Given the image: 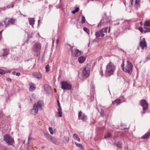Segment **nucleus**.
Wrapping results in <instances>:
<instances>
[{
  "label": "nucleus",
  "instance_id": "nucleus-1",
  "mask_svg": "<svg viewBox=\"0 0 150 150\" xmlns=\"http://www.w3.org/2000/svg\"><path fill=\"white\" fill-rule=\"evenodd\" d=\"M124 61H123L121 65V67L123 70L126 73L131 75L132 72L133 65L132 64L128 61H127V64L125 67L124 66Z\"/></svg>",
  "mask_w": 150,
  "mask_h": 150
},
{
  "label": "nucleus",
  "instance_id": "nucleus-2",
  "mask_svg": "<svg viewBox=\"0 0 150 150\" xmlns=\"http://www.w3.org/2000/svg\"><path fill=\"white\" fill-rule=\"evenodd\" d=\"M115 69V67L111 62H110L106 66L105 74L106 76H109L112 74Z\"/></svg>",
  "mask_w": 150,
  "mask_h": 150
},
{
  "label": "nucleus",
  "instance_id": "nucleus-3",
  "mask_svg": "<svg viewBox=\"0 0 150 150\" xmlns=\"http://www.w3.org/2000/svg\"><path fill=\"white\" fill-rule=\"evenodd\" d=\"M67 45L69 47L71 55L73 57H78L81 54V52L76 48H74V45H71L69 44H68Z\"/></svg>",
  "mask_w": 150,
  "mask_h": 150
},
{
  "label": "nucleus",
  "instance_id": "nucleus-4",
  "mask_svg": "<svg viewBox=\"0 0 150 150\" xmlns=\"http://www.w3.org/2000/svg\"><path fill=\"white\" fill-rule=\"evenodd\" d=\"M3 139L9 145L13 146L15 142L13 138L9 134L5 135Z\"/></svg>",
  "mask_w": 150,
  "mask_h": 150
},
{
  "label": "nucleus",
  "instance_id": "nucleus-5",
  "mask_svg": "<svg viewBox=\"0 0 150 150\" xmlns=\"http://www.w3.org/2000/svg\"><path fill=\"white\" fill-rule=\"evenodd\" d=\"M41 48V45L39 43H35L33 45V51L36 52L37 56L40 54V51Z\"/></svg>",
  "mask_w": 150,
  "mask_h": 150
},
{
  "label": "nucleus",
  "instance_id": "nucleus-6",
  "mask_svg": "<svg viewBox=\"0 0 150 150\" xmlns=\"http://www.w3.org/2000/svg\"><path fill=\"white\" fill-rule=\"evenodd\" d=\"M61 88L64 90H69L71 89L72 85L67 81H62L61 83Z\"/></svg>",
  "mask_w": 150,
  "mask_h": 150
},
{
  "label": "nucleus",
  "instance_id": "nucleus-7",
  "mask_svg": "<svg viewBox=\"0 0 150 150\" xmlns=\"http://www.w3.org/2000/svg\"><path fill=\"white\" fill-rule=\"evenodd\" d=\"M107 28H105L97 31L95 33L96 37L98 38L100 36L102 37H103L105 35L104 33L107 32Z\"/></svg>",
  "mask_w": 150,
  "mask_h": 150
},
{
  "label": "nucleus",
  "instance_id": "nucleus-8",
  "mask_svg": "<svg viewBox=\"0 0 150 150\" xmlns=\"http://www.w3.org/2000/svg\"><path fill=\"white\" fill-rule=\"evenodd\" d=\"M140 105L143 108V110H147L148 108V104L145 100H142L140 101Z\"/></svg>",
  "mask_w": 150,
  "mask_h": 150
},
{
  "label": "nucleus",
  "instance_id": "nucleus-9",
  "mask_svg": "<svg viewBox=\"0 0 150 150\" xmlns=\"http://www.w3.org/2000/svg\"><path fill=\"white\" fill-rule=\"evenodd\" d=\"M90 69L88 67H85L82 71V75L83 77H87L90 74Z\"/></svg>",
  "mask_w": 150,
  "mask_h": 150
},
{
  "label": "nucleus",
  "instance_id": "nucleus-10",
  "mask_svg": "<svg viewBox=\"0 0 150 150\" xmlns=\"http://www.w3.org/2000/svg\"><path fill=\"white\" fill-rule=\"evenodd\" d=\"M78 118L79 120H81L83 121H85L87 119V116L81 111L79 112Z\"/></svg>",
  "mask_w": 150,
  "mask_h": 150
},
{
  "label": "nucleus",
  "instance_id": "nucleus-11",
  "mask_svg": "<svg viewBox=\"0 0 150 150\" xmlns=\"http://www.w3.org/2000/svg\"><path fill=\"white\" fill-rule=\"evenodd\" d=\"M44 104L43 101L41 100L39 101L36 105V107L39 110H41L42 107L44 105Z\"/></svg>",
  "mask_w": 150,
  "mask_h": 150
},
{
  "label": "nucleus",
  "instance_id": "nucleus-12",
  "mask_svg": "<svg viewBox=\"0 0 150 150\" xmlns=\"http://www.w3.org/2000/svg\"><path fill=\"white\" fill-rule=\"evenodd\" d=\"M33 77L38 80H41L42 79V76L41 73L38 72H33L32 74Z\"/></svg>",
  "mask_w": 150,
  "mask_h": 150
},
{
  "label": "nucleus",
  "instance_id": "nucleus-13",
  "mask_svg": "<svg viewBox=\"0 0 150 150\" xmlns=\"http://www.w3.org/2000/svg\"><path fill=\"white\" fill-rule=\"evenodd\" d=\"M38 109L36 107V104H35L33 107V108L31 110V113L34 115H36L38 112Z\"/></svg>",
  "mask_w": 150,
  "mask_h": 150
},
{
  "label": "nucleus",
  "instance_id": "nucleus-14",
  "mask_svg": "<svg viewBox=\"0 0 150 150\" xmlns=\"http://www.w3.org/2000/svg\"><path fill=\"white\" fill-rule=\"evenodd\" d=\"M139 45L142 50L144 49L145 47L146 48V43L144 39L143 40H142L140 42Z\"/></svg>",
  "mask_w": 150,
  "mask_h": 150
},
{
  "label": "nucleus",
  "instance_id": "nucleus-15",
  "mask_svg": "<svg viewBox=\"0 0 150 150\" xmlns=\"http://www.w3.org/2000/svg\"><path fill=\"white\" fill-rule=\"evenodd\" d=\"M86 57L83 56H81L78 59V62L80 63H83L86 60Z\"/></svg>",
  "mask_w": 150,
  "mask_h": 150
},
{
  "label": "nucleus",
  "instance_id": "nucleus-16",
  "mask_svg": "<svg viewBox=\"0 0 150 150\" xmlns=\"http://www.w3.org/2000/svg\"><path fill=\"white\" fill-rule=\"evenodd\" d=\"M8 26L11 24H14L15 23L16 19L13 18H8Z\"/></svg>",
  "mask_w": 150,
  "mask_h": 150
},
{
  "label": "nucleus",
  "instance_id": "nucleus-17",
  "mask_svg": "<svg viewBox=\"0 0 150 150\" xmlns=\"http://www.w3.org/2000/svg\"><path fill=\"white\" fill-rule=\"evenodd\" d=\"M30 88H29V90L30 91H33L35 89V85L32 83L29 84Z\"/></svg>",
  "mask_w": 150,
  "mask_h": 150
},
{
  "label": "nucleus",
  "instance_id": "nucleus-18",
  "mask_svg": "<svg viewBox=\"0 0 150 150\" xmlns=\"http://www.w3.org/2000/svg\"><path fill=\"white\" fill-rule=\"evenodd\" d=\"M140 2V0H135V3L134 4V6L135 8L137 9L139 7L140 4L139 3Z\"/></svg>",
  "mask_w": 150,
  "mask_h": 150
},
{
  "label": "nucleus",
  "instance_id": "nucleus-19",
  "mask_svg": "<svg viewBox=\"0 0 150 150\" xmlns=\"http://www.w3.org/2000/svg\"><path fill=\"white\" fill-rule=\"evenodd\" d=\"M45 137L50 142L52 141L53 139V137L51 135L49 134H45Z\"/></svg>",
  "mask_w": 150,
  "mask_h": 150
},
{
  "label": "nucleus",
  "instance_id": "nucleus-20",
  "mask_svg": "<svg viewBox=\"0 0 150 150\" xmlns=\"http://www.w3.org/2000/svg\"><path fill=\"white\" fill-rule=\"evenodd\" d=\"M150 136V132H148L146 133L144 135L142 136L141 138L142 139H148Z\"/></svg>",
  "mask_w": 150,
  "mask_h": 150
},
{
  "label": "nucleus",
  "instance_id": "nucleus-21",
  "mask_svg": "<svg viewBox=\"0 0 150 150\" xmlns=\"http://www.w3.org/2000/svg\"><path fill=\"white\" fill-rule=\"evenodd\" d=\"M51 141V142L53 143L56 145H58L59 144V142L58 140L55 137H53V139Z\"/></svg>",
  "mask_w": 150,
  "mask_h": 150
},
{
  "label": "nucleus",
  "instance_id": "nucleus-22",
  "mask_svg": "<svg viewBox=\"0 0 150 150\" xmlns=\"http://www.w3.org/2000/svg\"><path fill=\"white\" fill-rule=\"evenodd\" d=\"M8 18H5V19L2 21V22L4 23V25H5V28H6L8 26Z\"/></svg>",
  "mask_w": 150,
  "mask_h": 150
},
{
  "label": "nucleus",
  "instance_id": "nucleus-23",
  "mask_svg": "<svg viewBox=\"0 0 150 150\" xmlns=\"http://www.w3.org/2000/svg\"><path fill=\"white\" fill-rule=\"evenodd\" d=\"M29 22L30 24L32 25V26L33 27V25L35 24V20L34 18H30L29 19Z\"/></svg>",
  "mask_w": 150,
  "mask_h": 150
},
{
  "label": "nucleus",
  "instance_id": "nucleus-24",
  "mask_svg": "<svg viewBox=\"0 0 150 150\" xmlns=\"http://www.w3.org/2000/svg\"><path fill=\"white\" fill-rule=\"evenodd\" d=\"M121 102L120 100L119 99H117L115 100L114 101L112 102V104L113 105H117L119 104Z\"/></svg>",
  "mask_w": 150,
  "mask_h": 150
},
{
  "label": "nucleus",
  "instance_id": "nucleus-25",
  "mask_svg": "<svg viewBox=\"0 0 150 150\" xmlns=\"http://www.w3.org/2000/svg\"><path fill=\"white\" fill-rule=\"evenodd\" d=\"M73 138L75 140H77L79 142H80V139L79 137V136L76 134H74L73 135Z\"/></svg>",
  "mask_w": 150,
  "mask_h": 150
},
{
  "label": "nucleus",
  "instance_id": "nucleus-26",
  "mask_svg": "<svg viewBox=\"0 0 150 150\" xmlns=\"http://www.w3.org/2000/svg\"><path fill=\"white\" fill-rule=\"evenodd\" d=\"M9 50L6 49H4L3 50L4 53L3 55L4 56L7 55L8 53V52Z\"/></svg>",
  "mask_w": 150,
  "mask_h": 150
},
{
  "label": "nucleus",
  "instance_id": "nucleus-27",
  "mask_svg": "<svg viewBox=\"0 0 150 150\" xmlns=\"http://www.w3.org/2000/svg\"><path fill=\"white\" fill-rule=\"evenodd\" d=\"M44 88L45 91H48L50 90V87L48 85L45 84L44 85Z\"/></svg>",
  "mask_w": 150,
  "mask_h": 150
},
{
  "label": "nucleus",
  "instance_id": "nucleus-28",
  "mask_svg": "<svg viewBox=\"0 0 150 150\" xmlns=\"http://www.w3.org/2000/svg\"><path fill=\"white\" fill-rule=\"evenodd\" d=\"M75 144L76 146L79 147L81 149L83 150V146L81 144H78L76 142H75Z\"/></svg>",
  "mask_w": 150,
  "mask_h": 150
},
{
  "label": "nucleus",
  "instance_id": "nucleus-29",
  "mask_svg": "<svg viewBox=\"0 0 150 150\" xmlns=\"http://www.w3.org/2000/svg\"><path fill=\"white\" fill-rule=\"evenodd\" d=\"M112 135L109 132L107 133L104 136V138L105 139L109 138Z\"/></svg>",
  "mask_w": 150,
  "mask_h": 150
},
{
  "label": "nucleus",
  "instance_id": "nucleus-30",
  "mask_svg": "<svg viewBox=\"0 0 150 150\" xmlns=\"http://www.w3.org/2000/svg\"><path fill=\"white\" fill-rule=\"evenodd\" d=\"M144 25V26L150 27V21H148L145 22Z\"/></svg>",
  "mask_w": 150,
  "mask_h": 150
},
{
  "label": "nucleus",
  "instance_id": "nucleus-31",
  "mask_svg": "<svg viewBox=\"0 0 150 150\" xmlns=\"http://www.w3.org/2000/svg\"><path fill=\"white\" fill-rule=\"evenodd\" d=\"M144 28L145 29V30L144 31V33H146L147 32H150V28L144 27Z\"/></svg>",
  "mask_w": 150,
  "mask_h": 150
},
{
  "label": "nucleus",
  "instance_id": "nucleus-32",
  "mask_svg": "<svg viewBox=\"0 0 150 150\" xmlns=\"http://www.w3.org/2000/svg\"><path fill=\"white\" fill-rule=\"evenodd\" d=\"M105 20V19L104 18L101 20L100 22L98 24V26H100L102 24H105V23H104V21Z\"/></svg>",
  "mask_w": 150,
  "mask_h": 150
},
{
  "label": "nucleus",
  "instance_id": "nucleus-33",
  "mask_svg": "<svg viewBox=\"0 0 150 150\" xmlns=\"http://www.w3.org/2000/svg\"><path fill=\"white\" fill-rule=\"evenodd\" d=\"M79 10V8L78 7H77L76 8L75 10L74 11H72V13L73 14H75L76 12H78Z\"/></svg>",
  "mask_w": 150,
  "mask_h": 150
},
{
  "label": "nucleus",
  "instance_id": "nucleus-34",
  "mask_svg": "<svg viewBox=\"0 0 150 150\" xmlns=\"http://www.w3.org/2000/svg\"><path fill=\"white\" fill-rule=\"evenodd\" d=\"M83 30L88 34H89V33L90 31L89 30L88 28L84 27L83 28Z\"/></svg>",
  "mask_w": 150,
  "mask_h": 150
},
{
  "label": "nucleus",
  "instance_id": "nucleus-35",
  "mask_svg": "<svg viewBox=\"0 0 150 150\" xmlns=\"http://www.w3.org/2000/svg\"><path fill=\"white\" fill-rule=\"evenodd\" d=\"M121 144H122L120 142H118L116 144V146L119 148H121Z\"/></svg>",
  "mask_w": 150,
  "mask_h": 150
},
{
  "label": "nucleus",
  "instance_id": "nucleus-36",
  "mask_svg": "<svg viewBox=\"0 0 150 150\" xmlns=\"http://www.w3.org/2000/svg\"><path fill=\"white\" fill-rule=\"evenodd\" d=\"M86 19L84 16H82V21L81 23H85Z\"/></svg>",
  "mask_w": 150,
  "mask_h": 150
},
{
  "label": "nucleus",
  "instance_id": "nucleus-37",
  "mask_svg": "<svg viewBox=\"0 0 150 150\" xmlns=\"http://www.w3.org/2000/svg\"><path fill=\"white\" fill-rule=\"evenodd\" d=\"M45 68L46 70V71L48 72L50 70V67L47 64L46 65L45 67Z\"/></svg>",
  "mask_w": 150,
  "mask_h": 150
},
{
  "label": "nucleus",
  "instance_id": "nucleus-38",
  "mask_svg": "<svg viewBox=\"0 0 150 150\" xmlns=\"http://www.w3.org/2000/svg\"><path fill=\"white\" fill-rule=\"evenodd\" d=\"M49 130L50 132V133L52 134H54L53 130L52 128L51 127H49Z\"/></svg>",
  "mask_w": 150,
  "mask_h": 150
},
{
  "label": "nucleus",
  "instance_id": "nucleus-39",
  "mask_svg": "<svg viewBox=\"0 0 150 150\" xmlns=\"http://www.w3.org/2000/svg\"><path fill=\"white\" fill-rule=\"evenodd\" d=\"M64 139L66 143H67L69 141V138L68 136H65L64 137Z\"/></svg>",
  "mask_w": 150,
  "mask_h": 150
},
{
  "label": "nucleus",
  "instance_id": "nucleus-40",
  "mask_svg": "<svg viewBox=\"0 0 150 150\" xmlns=\"http://www.w3.org/2000/svg\"><path fill=\"white\" fill-rule=\"evenodd\" d=\"M0 74L2 75L4 74H6L5 71L4 70L0 69Z\"/></svg>",
  "mask_w": 150,
  "mask_h": 150
},
{
  "label": "nucleus",
  "instance_id": "nucleus-41",
  "mask_svg": "<svg viewBox=\"0 0 150 150\" xmlns=\"http://www.w3.org/2000/svg\"><path fill=\"white\" fill-rule=\"evenodd\" d=\"M57 114L58 117H61L62 116V112H58Z\"/></svg>",
  "mask_w": 150,
  "mask_h": 150
},
{
  "label": "nucleus",
  "instance_id": "nucleus-42",
  "mask_svg": "<svg viewBox=\"0 0 150 150\" xmlns=\"http://www.w3.org/2000/svg\"><path fill=\"white\" fill-rule=\"evenodd\" d=\"M139 30L141 32V33H143V31L142 28V27H139Z\"/></svg>",
  "mask_w": 150,
  "mask_h": 150
},
{
  "label": "nucleus",
  "instance_id": "nucleus-43",
  "mask_svg": "<svg viewBox=\"0 0 150 150\" xmlns=\"http://www.w3.org/2000/svg\"><path fill=\"white\" fill-rule=\"evenodd\" d=\"M6 80L7 81L9 82H11V79H10L9 78H7L6 79Z\"/></svg>",
  "mask_w": 150,
  "mask_h": 150
},
{
  "label": "nucleus",
  "instance_id": "nucleus-44",
  "mask_svg": "<svg viewBox=\"0 0 150 150\" xmlns=\"http://www.w3.org/2000/svg\"><path fill=\"white\" fill-rule=\"evenodd\" d=\"M58 112H62V109L61 107H59V108L57 109Z\"/></svg>",
  "mask_w": 150,
  "mask_h": 150
},
{
  "label": "nucleus",
  "instance_id": "nucleus-45",
  "mask_svg": "<svg viewBox=\"0 0 150 150\" xmlns=\"http://www.w3.org/2000/svg\"><path fill=\"white\" fill-rule=\"evenodd\" d=\"M2 30L0 31V40H1L2 38Z\"/></svg>",
  "mask_w": 150,
  "mask_h": 150
},
{
  "label": "nucleus",
  "instance_id": "nucleus-46",
  "mask_svg": "<svg viewBox=\"0 0 150 150\" xmlns=\"http://www.w3.org/2000/svg\"><path fill=\"white\" fill-rule=\"evenodd\" d=\"M16 75L17 76H19L21 75V74L19 72H17L16 74Z\"/></svg>",
  "mask_w": 150,
  "mask_h": 150
},
{
  "label": "nucleus",
  "instance_id": "nucleus-47",
  "mask_svg": "<svg viewBox=\"0 0 150 150\" xmlns=\"http://www.w3.org/2000/svg\"><path fill=\"white\" fill-rule=\"evenodd\" d=\"M100 74L102 76H103V71L102 70H100Z\"/></svg>",
  "mask_w": 150,
  "mask_h": 150
},
{
  "label": "nucleus",
  "instance_id": "nucleus-48",
  "mask_svg": "<svg viewBox=\"0 0 150 150\" xmlns=\"http://www.w3.org/2000/svg\"><path fill=\"white\" fill-rule=\"evenodd\" d=\"M100 113L102 115H103L104 114V112L103 111H102L101 112H100Z\"/></svg>",
  "mask_w": 150,
  "mask_h": 150
},
{
  "label": "nucleus",
  "instance_id": "nucleus-49",
  "mask_svg": "<svg viewBox=\"0 0 150 150\" xmlns=\"http://www.w3.org/2000/svg\"><path fill=\"white\" fill-rule=\"evenodd\" d=\"M57 102H58V103H57L58 105V106H59V107H61L60 106V103H59L58 100H57Z\"/></svg>",
  "mask_w": 150,
  "mask_h": 150
},
{
  "label": "nucleus",
  "instance_id": "nucleus-50",
  "mask_svg": "<svg viewBox=\"0 0 150 150\" xmlns=\"http://www.w3.org/2000/svg\"><path fill=\"white\" fill-rule=\"evenodd\" d=\"M134 0H130V2L131 3L132 5L133 2Z\"/></svg>",
  "mask_w": 150,
  "mask_h": 150
},
{
  "label": "nucleus",
  "instance_id": "nucleus-51",
  "mask_svg": "<svg viewBox=\"0 0 150 150\" xmlns=\"http://www.w3.org/2000/svg\"><path fill=\"white\" fill-rule=\"evenodd\" d=\"M58 42H59V39H58V38H57L56 40V43L57 45V44H58Z\"/></svg>",
  "mask_w": 150,
  "mask_h": 150
},
{
  "label": "nucleus",
  "instance_id": "nucleus-52",
  "mask_svg": "<svg viewBox=\"0 0 150 150\" xmlns=\"http://www.w3.org/2000/svg\"><path fill=\"white\" fill-rule=\"evenodd\" d=\"M3 26L4 25L0 21V27Z\"/></svg>",
  "mask_w": 150,
  "mask_h": 150
},
{
  "label": "nucleus",
  "instance_id": "nucleus-53",
  "mask_svg": "<svg viewBox=\"0 0 150 150\" xmlns=\"http://www.w3.org/2000/svg\"><path fill=\"white\" fill-rule=\"evenodd\" d=\"M16 71H13V72H12V74H13V75H16Z\"/></svg>",
  "mask_w": 150,
  "mask_h": 150
},
{
  "label": "nucleus",
  "instance_id": "nucleus-54",
  "mask_svg": "<svg viewBox=\"0 0 150 150\" xmlns=\"http://www.w3.org/2000/svg\"><path fill=\"white\" fill-rule=\"evenodd\" d=\"M6 73H10L11 72V71H5Z\"/></svg>",
  "mask_w": 150,
  "mask_h": 150
},
{
  "label": "nucleus",
  "instance_id": "nucleus-55",
  "mask_svg": "<svg viewBox=\"0 0 150 150\" xmlns=\"http://www.w3.org/2000/svg\"><path fill=\"white\" fill-rule=\"evenodd\" d=\"M2 115V114L1 112H0V117Z\"/></svg>",
  "mask_w": 150,
  "mask_h": 150
},
{
  "label": "nucleus",
  "instance_id": "nucleus-56",
  "mask_svg": "<svg viewBox=\"0 0 150 150\" xmlns=\"http://www.w3.org/2000/svg\"><path fill=\"white\" fill-rule=\"evenodd\" d=\"M30 137H29V138H28V144L29 143V140H30Z\"/></svg>",
  "mask_w": 150,
  "mask_h": 150
},
{
  "label": "nucleus",
  "instance_id": "nucleus-57",
  "mask_svg": "<svg viewBox=\"0 0 150 150\" xmlns=\"http://www.w3.org/2000/svg\"><path fill=\"white\" fill-rule=\"evenodd\" d=\"M110 27H109V31H108L109 32H110Z\"/></svg>",
  "mask_w": 150,
  "mask_h": 150
},
{
  "label": "nucleus",
  "instance_id": "nucleus-58",
  "mask_svg": "<svg viewBox=\"0 0 150 150\" xmlns=\"http://www.w3.org/2000/svg\"><path fill=\"white\" fill-rule=\"evenodd\" d=\"M54 40H53V41L52 42V44L53 45V44H54Z\"/></svg>",
  "mask_w": 150,
  "mask_h": 150
},
{
  "label": "nucleus",
  "instance_id": "nucleus-59",
  "mask_svg": "<svg viewBox=\"0 0 150 150\" xmlns=\"http://www.w3.org/2000/svg\"><path fill=\"white\" fill-rule=\"evenodd\" d=\"M119 24V23H117V24H115V25H118V24Z\"/></svg>",
  "mask_w": 150,
  "mask_h": 150
},
{
  "label": "nucleus",
  "instance_id": "nucleus-60",
  "mask_svg": "<svg viewBox=\"0 0 150 150\" xmlns=\"http://www.w3.org/2000/svg\"><path fill=\"white\" fill-rule=\"evenodd\" d=\"M40 20H38V23H39V22H40Z\"/></svg>",
  "mask_w": 150,
  "mask_h": 150
},
{
  "label": "nucleus",
  "instance_id": "nucleus-61",
  "mask_svg": "<svg viewBox=\"0 0 150 150\" xmlns=\"http://www.w3.org/2000/svg\"><path fill=\"white\" fill-rule=\"evenodd\" d=\"M35 64H34V65H33V67H34L35 66Z\"/></svg>",
  "mask_w": 150,
  "mask_h": 150
},
{
  "label": "nucleus",
  "instance_id": "nucleus-62",
  "mask_svg": "<svg viewBox=\"0 0 150 150\" xmlns=\"http://www.w3.org/2000/svg\"><path fill=\"white\" fill-rule=\"evenodd\" d=\"M13 5H12V8H13Z\"/></svg>",
  "mask_w": 150,
  "mask_h": 150
},
{
  "label": "nucleus",
  "instance_id": "nucleus-63",
  "mask_svg": "<svg viewBox=\"0 0 150 150\" xmlns=\"http://www.w3.org/2000/svg\"><path fill=\"white\" fill-rule=\"evenodd\" d=\"M89 150H94L93 149H89Z\"/></svg>",
  "mask_w": 150,
  "mask_h": 150
},
{
  "label": "nucleus",
  "instance_id": "nucleus-64",
  "mask_svg": "<svg viewBox=\"0 0 150 150\" xmlns=\"http://www.w3.org/2000/svg\"><path fill=\"white\" fill-rule=\"evenodd\" d=\"M44 148V147H43V146H42V148Z\"/></svg>",
  "mask_w": 150,
  "mask_h": 150
}]
</instances>
